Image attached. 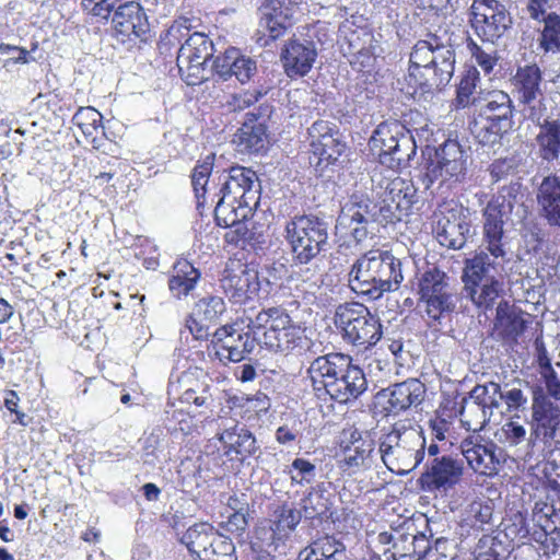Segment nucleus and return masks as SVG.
Returning a JSON list of instances; mask_svg holds the SVG:
<instances>
[{
	"mask_svg": "<svg viewBox=\"0 0 560 560\" xmlns=\"http://www.w3.org/2000/svg\"><path fill=\"white\" fill-rule=\"evenodd\" d=\"M257 206L238 205L236 197L218 199L214 205V220L218 226L229 228L237 221H246Z\"/></svg>",
	"mask_w": 560,
	"mask_h": 560,
	"instance_id": "39",
	"label": "nucleus"
},
{
	"mask_svg": "<svg viewBox=\"0 0 560 560\" xmlns=\"http://www.w3.org/2000/svg\"><path fill=\"white\" fill-rule=\"evenodd\" d=\"M269 91L270 86L259 84L254 89H248L240 93L231 94L226 97L223 107L228 113L243 112L260 102V100H262Z\"/></svg>",
	"mask_w": 560,
	"mask_h": 560,
	"instance_id": "47",
	"label": "nucleus"
},
{
	"mask_svg": "<svg viewBox=\"0 0 560 560\" xmlns=\"http://www.w3.org/2000/svg\"><path fill=\"white\" fill-rule=\"evenodd\" d=\"M201 273L187 259H179L173 265L172 272L168 277L167 285L171 295L177 300H182L191 295L200 281Z\"/></svg>",
	"mask_w": 560,
	"mask_h": 560,
	"instance_id": "32",
	"label": "nucleus"
},
{
	"mask_svg": "<svg viewBox=\"0 0 560 560\" xmlns=\"http://www.w3.org/2000/svg\"><path fill=\"white\" fill-rule=\"evenodd\" d=\"M526 314L508 301H501L495 310L494 330L505 342H516L527 328Z\"/></svg>",
	"mask_w": 560,
	"mask_h": 560,
	"instance_id": "27",
	"label": "nucleus"
},
{
	"mask_svg": "<svg viewBox=\"0 0 560 560\" xmlns=\"http://www.w3.org/2000/svg\"><path fill=\"white\" fill-rule=\"evenodd\" d=\"M221 190L226 194V199L236 197L238 205L257 206L260 197V184L255 171L242 165H233L221 170Z\"/></svg>",
	"mask_w": 560,
	"mask_h": 560,
	"instance_id": "9",
	"label": "nucleus"
},
{
	"mask_svg": "<svg viewBox=\"0 0 560 560\" xmlns=\"http://www.w3.org/2000/svg\"><path fill=\"white\" fill-rule=\"evenodd\" d=\"M501 430L505 442L510 445H518L526 440L527 432L525 427L516 421H508Z\"/></svg>",
	"mask_w": 560,
	"mask_h": 560,
	"instance_id": "62",
	"label": "nucleus"
},
{
	"mask_svg": "<svg viewBox=\"0 0 560 560\" xmlns=\"http://www.w3.org/2000/svg\"><path fill=\"white\" fill-rule=\"evenodd\" d=\"M217 439L222 445L223 455L230 460L244 463L260 453V446L254 433L245 424L234 420L226 421L219 428Z\"/></svg>",
	"mask_w": 560,
	"mask_h": 560,
	"instance_id": "10",
	"label": "nucleus"
},
{
	"mask_svg": "<svg viewBox=\"0 0 560 560\" xmlns=\"http://www.w3.org/2000/svg\"><path fill=\"white\" fill-rule=\"evenodd\" d=\"M515 88L518 94L521 103L527 105L528 114L530 113V106L540 108L544 106L541 98L542 91L541 84V71L536 65L525 66L520 68L514 77Z\"/></svg>",
	"mask_w": 560,
	"mask_h": 560,
	"instance_id": "31",
	"label": "nucleus"
},
{
	"mask_svg": "<svg viewBox=\"0 0 560 560\" xmlns=\"http://www.w3.org/2000/svg\"><path fill=\"white\" fill-rule=\"evenodd\" d=\"M527 117L539 128L534 139L537 156L548 164L558 161L560 158V119L542 118L541 109L536 106H530Z\"/></svg>",
	"mask_w": 560,
	"mask_h": 560,
	"instance_id": "17",
	"label": "nucleus"
},
{
	"mask_svg": "<svg viewBox=\"0 0 560 560\" xmlns=\"http://www.w3.org/2000/svg\"><path fill=\"white\" fill-rule=\"evenodd\" d=\"M471 56L476 59L478 66L486 72L489 73L495 63V58L491 52L483 50L476 43L471 42L468 44Z\"/></svg>",
	"mask_w": 560,
	"mask_h": 560,
	"instance_id": "63",
	"label": "nucleus"
},
{
	"mask_svg": "<svg viewBox=\"0 0 560 560\" xmlns=\"http://www.w3.org/2000/svg\"><path fill=\"white\" fill-rule=\"evenodd\" d=\"M292 470L300 476V480L311 483L316 477V467L310 460L304 458H295L291 464Z\"/></svg>",
	"mask_w": 560,
	"mask_h": 560,
	"instance_id": "64",
	"label": "nucleus"
},
{
	"mask_svg": "<svg viewBox=\"0 0 560 560\" xmlns=\"http://www.w3.org/2000/svg\"><path fill=\"white\" fill-rule=\"evenodd\" d=\"M465 292L466 296L469 298L476 306L488 310L493 306L495 300L500 296L502 284L499 280L493 278L487 282L480 283L479 287L465 290Z\"/></svg>",
	"mask_w": 560,
	"mask_h": 560,
	"instance_id": "50",
	"label": "nucleus"
},
{
	"mask_svg": "<svg viewBox=\"0 0 560 560\" xmlns=\"http://www.w3.org/2000/svg\"><path fill=\"white\" fill-rule=\"evenodd\" d=\"M369 147L380 163L390 170L406 167L417 151L413 137L396 122L380 125L370 137Z\"/></svg>",
	"mask_w": 560,
	"mask_h": 560,
	"instance_id": "5",
	"label": "nucleus"
},
{
	"mask_svg": "<svg viewBox=\"0 0 560 560\" xmlns=\"http://www.w3.org/2000/svg\"><path fill=\"white\" fill-rule=\"evenodd\" d=\"M218 530L208 523L199 522L190 525L179 537L183 544L195 560H202L203 553L214 542Z\"/></svg>",
	"mask_w": 560,
	"mask_h": 560,
	"instance_id": "33",
	"label": "nucleus"
},
{
	"mask_svg": "<svg viewBox=\"0 0 560 560\" xmlns=\"http://www.w3.org/2000/svg\"><path fill=\"white\" fill-rule=\"evenodd\" d=\"M455 54L450 46L436 45L433 47L430 66L439 69L442 73H454Z\"/></svg>",
	"mask_w": 560,
	"mask_h": 560,
	"instance_id": "56",
	"label": "nucleus"
},
{
	"mask_svg": "<svg viewBox=\"0 0 560 560\" xmlns=\"http://www.w3.org/2000/svg\"><path fill=\"white\" fill-rule=\"evenodd\" d=\"M395 259L383 258L380 250H369L361 258L357 259L352 266V272L355 271V281L358 287H352V292L366 294L371 293L374 283L382 280L384 269H394Z\"/></svg>",
	"mask_w": 560,
	"mask_h": 560,
	"instance_id": "24",
	"label": "nucleus"
},
{
	"mask_svg": "<svg viewBox=\"0 0 560 560\" xmlns=\"http://www.w3.org/2000/svg\"><path fill=\"white\" fill-rule=\"evenodd\" d=\"M301 518V510L290 504H283L275 510L272 526L268 530H264V535L269 536L270 539H276L277 537V539L280 540L295 529Z\"/></svg>",
	"mask_w": 560,
	"mask_h": 560,
	"instance_id": "42",
	"label": "nucleus"
},
{
	"mask_svg": "<svg viewBox=\"0 0 560 560\" xmlns=\"http://www.w3.org/2000/svg\"><path fill=\"white\" fill-rule=\"evenodd\" d=\"M433 47L432 43L427 40H420L415 45L410 54L409 75L411 79H417L416 70H421L422 67L430 65Z\"/></svg>",
	"mask_w": 560,
	"mask_h": 560,
	"instance_id": "54",
	"label": "nucleus"
},
{
	"mask_svg": "<svg viewBox=\"0 0 560 560\" xmlns=\"http://www.w3.org/2000/svg\"><path fill=\"white\" fill-rule=\"evenodd\" d=\"M374 388H369V382L363 371L352 365V410H360L371 416L373 407Z\"/></svg>",
	"mask_w": 560,
	"mask_h": 560,
	"instance_id": "44",
	"label": "nucleus"
},
{
	"mask_svg": "<svg viewBox=\"0 0 560 560\" xmlns=\"http://www.w3.org/2000/svg\"><path fill=\"white\" fill-rule=\"evenodd\" d=\"M163 430L159 427L153 428L149 435L143 441V462L149 465H155L158 459V452L162 447Z\"/></svg>",
	"mask_w": 560,
	"mask_h": 560,
	"instance_id": "58",
	"label": "nucleus"
},
{
	"mask_svg": "<svg viewBox=\"0 0 560 560\" xmlns=\"http://www.w3.org/2000/svg\"><path fill=\"white\" fill-rule=\"evenodd\" d=\"M295 560H349V557L347 546L328 536L302 549Z\"/></svg>",
	"mask_w": 560,
	"mask_h": 560,
	"instance_id": "35",
	"label": "nucleus"
},
{
	"mask_svg": "<svg viewBox=\"0 0 560 560\" xmlns=\"http://www.w3.org/2000/svg\"><path fill=\"white\" fill-rule=\"evenodd\" d=\"M470 402L465 398L460 415H465V408L478 411L476 424L483 429L490 421L493 410L500 407L502 401V389L498 383L489 382L483 385H476L469 393Z\"/></svg>",
	"mask_w": 560,
	"mask_h": 560,
	"instance_id": "25",
	"label": "nucleus"
},
{
	"mask_svg": "<svg viewBox=\"0 0 560 560\" xmlns=\"http://www.w3.org/2000/svg\"><path fill=\"white\" fill-rule=\"evenodd\" d=\"M539 22L544 24L538 38L539 47L545 52H560V15L549 12Z\"/></svg>",
	"mask_w": 560,
	"mask_h": 560,
	"instance_id": "48",
	"label": "nucleus"
},
{
	"mask_svg": "<svg viewBox=\"0 0 560 560\" xmlns=\"http://www.w3.org/2000/svg\"><path fill=\"white\" fill-rule=\"evenodd\" d=\"M463 456L476 472L491 475L505 462L504 451L494 442L470 436L460 443Z\"/></svg>",
	"mask_w": 560,
	"mask_h": 560,
	"instance_id": "13",
	"label": "nucleus"
},
{
	"mask_svg": "<svg viewBox=\"0 0 560 560\" xmlns=\"http://www.w3.org/2000/svg\"><path fill=\"white\" fill-rule=\"evenodd\" d=\"M469 162V153L457 140L448 139L429 158L419 178L423 188L431 194L443 187L464 180Z\"/></svg>",
	"mask_w": 560,
	"mask_h": 560,
	"instance_id": "1",
	"label": "nucleus"
},
{
	"mask_svg": "<svg viewBox=\"0 0 560 560\" xmlns=\"http://www.w3.org/2000/svg\"><path fill=\"white\" fill-rule=\"evenodd\" d=\"M285 238L295 264L306 265L325 250L327 223L312 214L295 215L285 225Z\"/></svg>",
	"mask_w": 560,
	"mask_h": 560,
	"instance_id": "4",
	"label": "nucleus"
},
{
	"mask_svg": "<svg viewBox=\"0 0 560 560\" xmlns=\"http://www.w3.org/2000/svg\"><path fill=\"white\" fill-rule=\"evenodd\" d=\"M387 405L384 407L387 415H398L411 406L422 402L425 386L417 378H408L405 382L393 385L388 388Z\"/></svg>",
	"mask_w": 560,
	"mask_h": 560,
	"instance_id": "29",
	"label": "nucleus"
},
{
	"mask_svg": "<svg viewBox=\"0 0 560 560\" xmlns=\"http://www.w3.org/2000/svg\"><path fill=\"white\" fill-rule=\"evenodd\" d=\"M320 495L318 492L311 491L306 498L302 500V509L306 520H313L325 513L327 506L325 502H319Z\"/></svg>",
	"mask_w": 560,
	"mask_h": 560,
	"instance_id": "61",
	"label": "nucleus"
},
{
	"mask_svg": "<svg viewBox=\"0 0 560 560\" xmlns=\"http://www.w3.org/2000/svg\"><path fill=\"white\" fill-rule=\"evenodd\" d=\"M470 224L463 214V210H450L438 221L436 237L441 245L459 249L469 235Z\"/></svg>",
	"mask_w": 560,
	"mask_h": 560,
	"instance_id": "28",
	"label": "nucleus"
},
{
	"mask_svg": "<svg viewBox=\"0 0 560 560\" xmlns=\"http://www.w3.org/2000/svg\"><path fill=\"white\" fill-rule=\"evenodd\" d=\"M385 191L387 201H395L400 210H406L408 213L418 201L417 188L409 179L396 177L387 184Z\"/></svg>",
	"mask_w": 560,
	"mask_h": 560,
	"instance_id": "46",
	"label": "nucleus"
},
{
	"mask_svg": "<svg viewBox=\"0 0 560 560\" xmlns=\"http://www.w3.org/2000/svg\"><path fill=\"white\" fill-rule=\"evenodd\" d=\"M463 474L462 459L443 455L427 464L418 481L422 490L446 492L460 481Z\"/></svg>",
	"mask_w": 560,
	"mask_h": 560,
	"instance_id": "12",
	"label": "nucleus"
},
{
	"mask_svg": "<svg viewBox=\"0 0 560 560\" xmlns=\"http://www.w3.org/2000/svg\"><path fill=\"white\" fill-rule=\"evenodd\" d=\"M225 312V303L222 298L208 295L199 299L192 312L185 320V329L196 340H208L210 337V327L220 323L221 316Z\"/></svg>",
	"mask_w": 560,
	"mask_h": 560,
	"instance_id": "15",
	"label": "nucleus"
},
{
	"mask_svg": "<svg viewBox=\"0 0 560 560\" xmlns=\"http://www.w3.org/2000/svg\"><path fill=\"white\" fill-rule=\"evenodd\" d=\"M458 295L452 291L425 303V312L433 320H440L442 316L452 314L457 308Z\"/></svg>",
	"mask_w": 560,
	"mask_h": 560,
	"instance_id": "52",
	"label": "nucleus"
},
{
	"mask_svg": "<svg viewBox=\"0 0 560 560\" xmlns=\"http://www.w3.org/2000/svg\"><path fill=\"white\" fill-rule=\"evenodd\" d=\"M469 128L478 143L492 149L497 145H501L502 139L511 130L510 128H501L498 124L477 116H474Z\"/></svg>",
	"mask_w": 560,
	"mask_h": 560,
	"instance_id": "43",
	"label": "nucleus"
},
{
	"mask_svg": "<svg viewBox=\"0 0 560 560\" xmlns=\"http://www.w3.org/2000/svg\"><path fill=\"white\" fill-rule=\"evenodd\" d=\"M360 224L369 222H378L381 224L395 223L399 221V217L394 214L383 201L380 205L374 202V198L364 197L362 201L357 202V210L352 213V222Z\"/></svg>",
	"mask_w": 560,
	"mask_h": 560,
	"instance_id": "37",
	"label": "nucleus"
},
{
	"mask_svg": "<svg viewBox=\"0 0 560 560\" xmlns=\"http://www.w3.org/2000/svg\"><path fill=\"white\" fill-rule=\"evenodd\" d=\"M213 153L198 161L191 173V185L197 199V208L212 207L218 199H226V194L219 184L221 171H214Z\"/></svg>",
	"mask_w": 560,
	"mask_h": 560,
	"instance_id": "11",
	"label": "nucleus"
},
{
	"mask_svg": "<svg viewBox=\"0 0 560 560\" xmlns=\"http://www.w3.org/2000/svg\"><path fill=\"white\" fill-rule=\"evenodd\" d=\"M474 116L498 124L501 128L513 127V105L509 94L493 91L488 94Z\"/></svg>",
	"mask_w": 560,
	"mask_h": 560,
	"instance_id": "30",
	"label": "nucleus"
},
{
	"mask_svg": "<svg viewBox=\"0 0 560 560\" xmlns=\"http://www.w3.org/2000/svg\"><path fill=\"white\" fill-rule=\"evenodd\" d=\"M352 213L357 210V202L364 197H373V178L368 172H359L352 183Z\"/></svg>",
	"mask_w": 560,
	"mask_h": 560,
	"instance_id": "57",
	"label": "nucleus"
},
{
	"mask_svg": "<svg viewBox=\"0 0 560 560\" xmlns=\"http://www.w3.org/2000/svg\"><path fill=\"white\" fill-rule=\"evenodd\" d=\"M374 451V443L372 440L362 442V451L352 455V481L358 482L360 491L373 490L371 485L372 479V452Z\"/></svg>",
	"mask_w": 560,
	"mask_h": 560,
	"instance_id": "40",
	"label": "nucleus"
},
{
	"mask_svg": "<svg viewBox=\"0 0 560 560\" xmlns=\"http://www.w3.org/2000/svg\"><path fill=\"white\" fill-rule=\"evenodd\" d=\"M327 125L325 121H316L308 128L310 137L312 138V155L310 163L315 166H320L326 162L325 166L331 165H347L350 162L348 147L343 141L342 136L336 133H328Z\"/></svg>",
	"mask_w": 560,
	"mask_h": 560,
	"instance_id": "8",
	"label": "nucleus"
},
{
	"mask_svg": "<svg viewBox=\"0 0 560 560\" xmlns=\"http://www.w3.org/2000/svg\"><path fill=\"white\" fill-rule=\"evenodd\" d=\"M491 268L492 260L485 252H480L472 258L467 259L462 276L464 291L479 287L480 283L493 279L494 277L489 275Z\"/></svg>",
	"mask_w": 560,
	"mask_h": 560,
	"instance_id": "41",
	"label": "nucleus"
},
{
	"mask_svg": "<svg viewBox=\"0 0 560 560\" xmlns=\"http://www.w3.org/2000/svg\"><path fill=\"white\" fill-rule=\"evenodd\" d=\"M560 407L553 404L542 392L537 389L533 395L532 431L528 442L536 440L548 442L553 440L560 423Z\"/></svg>",
	"mask_w": 560,
	"mask_h": 560,
	"instance_id": "14",
	"label": "nucleus"
},
{
	"mask_svg": "<svg viewBox=\"0 0 560 560\" xmlns=\"http://www.w3.org/2000/svg\"><path fill=\"white\" fill-rule=\"evenodd\" d=\"M317 58L316 44L307 38H292L281 49L284 72L290 78L306 75Z\"/></svg>",
	"mask_w": 560,
	"mask_h": 560,
	"instance_id": "21",
	"label": "nucleus"
},
{
	"mask_svg": "<svg viewBox=\"0 0 560 560\" xmlns=\"http://www.w3.org/2000/svg\"><path fill=\"white\" fill-rule=\"evenodd\" d=\"M521 188L522 185L518 182L502 186L483 209V242L486 248L495 258H504L506 255L503 226L515 206L521 202L523 197Z\"/></svg>",
	"mask_w": 560,
	"mask_h": 560,
	"instance_id": "2",
	"label": "nucleus"
},
{
	"mask_svg": "<svg viewBox=\"0 0 560 560\" xmlns=\"http://www.w3.org/2000/svg\"><path fill=\"white\" fill-rule=\"evenodd\" d=\"M242 334L243 332L236 330V332L233 335V338L225 341V347L223 350H215L214 354L220 361L228 360L230 362H241L244 360V351L242 349Z\"/></svg>",
	"mask_w": 560,
	"mask_h": 560,
	"instance_id": "59",
	"label": "nucleus"
},
{
	"mask_svg": "<svg viewBox=\"0 0 560 560\" xmlns=\"http://www.w3.org/2000/svg\"><path fill=\"white\" fill-rule=\"evenodd\" d=\"M120 0H81L84 10L92 15L108 19Z\"/></svg>",
	"mask_w": 560,
	"mask_h": 560,
	"instance_id": "60",
	"label": "nucleus"
},
{
	"mask_svg": "<svg viewBox=\"0 0 560 560\" xmlns=\"http://www.w3.org/2000/svg\"><path fill=\"white\" fill-rule=\"evenodd\" d=\"M272 335H268V339L262 343L267 349L275 352H284L292 350L302 341L303 331L293 324L290 315L287 313V320L282 325L276 327Z\"/></svg>",
	"mask_w": 560,
	"mask_h": 560,
	"instance_id": "38",
	"label": "nucleus"
},
{
	"mask_svg": "<svg viewBox=\"0 0 560 560\" xmlns=\"http://www.w3.org/2000/svg\"><path fill=\"white\" fill-rule=\"evenodd\" d=\"M273 107L267 103L259 104L256 112H249L240 128L238 145L248 153H260L267 144V120L271 117Z\"/></svg>",
	"mask_w": 560,
	"mask_h": 560,
	"instance_id": "18",
	"label": "nucleus"
},
{
	"mask_svg": "<svg viewBox=\"0 0 560 560\" xmlns=\"http://www.w3.org/2000/svg\"><path fill=\"white\" fill-rule=\"evenodd\" d=\"M303 0H264L259 7L260 28L268 32L271 39H277L292 26L298 5Z\"/></svg>",
	"mask_w": 560,
	"mask_h": 560,
	"instance_id": "19",
	"label": "nucleus"
},
{
	"mask_svg": "<svg viewBox=\"0 0 560 560\" xmlns=\"http://www.w3.org/2000/svg\"><path fill=\"white\" fill-rule=\"evenodd\" d=\"M112 23L117 33L145 40L150 33V24L142 4L128 1L117 7L112 16Z\"/></svg>",
	"mask_w": 560,
	"mask_h": 560,
	"instance_id": "23",
	"label": "nucleus"
},
{
	"mask_svg": "<svg viewBox=\"0 0 560 560\" xmlns=\"http://www.w3.org/2000/svg\"><path fill=\"white\" fill-rule=\"evenodd\" d=\"M382 459L394 472L405 475L413 470L425 456V439L416 428L395 427L380 445Z\"/></svg>",
	"mask_w": 560,
	"mask_h": 560,
	"instance_id": "3",
	"label": "nucleus"
},
{
	"mask_svg": "<svg viewBox=\"0 0 560 560\" xmlns=\"http://www.w3.org/2000/svg\"><path fill=\"white\" fill-rule=\"evenodd\" d=\"M211 70L217 80L228 81L234 77L241 84H245L256 74L257 62L237 48L229 47L214 58Z\"/></svg>",
	"mask_w": 560,
	"mask_h": 560,
	"instance_id": "20",
	"label": "nucleus"
},
{
	"mask_svg": "<svg viewBox=\"0 0 560 560\" xmlns=\"http://www.w3.org/2000/svg\"><path fill=\"white\" fill-rule=\"evenodd\" d=\"M416 524L413 521L407 520L397 528H394V547L392 557H400L402 559H411L415 556L413 535Z\"/></svg>",
	"mask_w": 560,
	"mask_h": 560,
	"instance_id": "49",
	"label": "nucleus"
},
{
	"mask_svg": "<svg viewBox=\"0 0 560 560\" xmlns=\"http://www.w3.org/2000/svg\"><path fill=\"white\" fill-rule=\"evenodd\" d=\"M202 560H236L232 539L218 532L214 542L203 553Z\"/></svg>",
	"mask_w": 560,
	"mask_h": 560,
	"instance_id": "53",
	"label": "nucleus"
},
{
	"mask_svg": "<svg viewBox=\"0 0 560 560\" xmlns=\"http://www.w3.org/2000/svg\"><path fill=\"white\" fill-rule=\"evenodd\" d=\"M452 291L447 276L438 268L427 270L419 280V294L424 303Z\"/></svg>",
	"mask_w": 560,
	"mask_h": 560,
	"instance_id": "45",
	"label": "nucleus"
},
{
	"mask_svg": "<svg viewBox=\"0 0 560 560\" xmlns=\"http://www.w3.org/2000/svg\"><path fill=\"white\" fill-rule=\"evenodd\" d=\"M478 80V71L475 68L468 70L462 78L456 97L459 106L466 107L469 104L477 105V100L475 97L471 98V95L476 89Z\"/></svg>",
	"mask_w": 560,
	"mask_h": 560,
	"instance_id": "55",
	"label": "nucleus"
},
{
	"mask_svg": "<svg viewBox=\"0 0 560 560\" xmlns=\"http://www.w3.org/2000/svg\"><path fill=\"white\" fill-rule=\"evenodd\" d=\"M536 203L539 217L550 228L560 229V177L544 176L536 187Z\"/></svg>",
	"mask_w": 560,
	"mask_h": 560,
	"instance_id": "26",
	"label": "nucleus"
},
{
	"mask_svg": "<svg viewBox=\"0 0 560 560\" xmlns=\"http://www.w3.org/2000/svg\"><path fill=\"white\" fill-rule=\"evenodd\" d=\"M287 310L280 306L261 310L253 319H249L248 329L261 345L272 335L276 327L287 320Z\"/></svg>",
	"mask_w": 560,
	"mask_h": 560,
	"instance_id": "36",
	"label": "nucleus"
},
{
	"mask_svg": "<svg viewBox=\"0 0 560 560\" xmlns=\"http://www.w3.org/2000/svg\"><path fill=\"white\" fill-rule=\"evenodd\" d=\"M352 307V345H375L381 334L377 322L369 317L366 307L360 303H354Z\"/></svg>",
	"mask_w": 560,
	"mask_h": 560,
	"instance_id": "34",
	"label": "nucleus"
},
{
	"mask_svg": "<svg viewBox=\"0 0 560 560\" xmlns=\"http://www.w3.org/2000/svg\"><path fill=\"white\" fill-rule=\"evenodd\" d=\"M329 380L324 381V386L334 401L331 405L334 411L346 415L350 400V382L348 380L350 357L331 353L329 354Z\"/></svg>",
	"mask_w": 560,
	"mask_h": 560,
	"instance_id": "16",
	"label": "nucleus"
},
{
	"mask_svg": "<svg viewBox=\"0 0 560 560\" xmlns=\"http://www.w3.org/2000/svg\"><path fill=\"white\" fill-rule=\"evenodd\" d=\"M220 282L223 292L233 303H243L260 290L258 271L248 266H240L237 270L225 269Z\"/></svg>",
	"mask_w": 560,
	"mask_h": 560,
	"instance_id": "22",
	"label": "nucleus"
},
{
	"mask_svg": "<svg viewBox=\"0 0 560 560\" xmlns=\"http://www.w3.org/2000/svg\"><path fill=\"white\" fill-rule=\"evenodd\" d=\"M469 10L471 26L483 42L494 44L512 27L511 13L499 0H474Z\"/></svg>",
	"mask_w": 560,
	"mask_h": 560,
	"instance_id": "6",
	"label": "nucleus"
},
{
	"mask_svg": "<svg viewBox=\"0 0 560 560\" xmlns=\"http://www.w3.org/2000/svg\"><path fill=\"white\" fill-rule=\"evenodd\" d=\"M417 79L415 81L420 85L423 92H431L433 90H441L446 86L453 74L442 73L439 69L432 66H424L421 70H416Z\"/></svg>",
	"mask_w": 560,
	"mask_h": 560,
	"instance_id": "51",
	"label": "nucleus"
},
{
	"mask_svg": "<svg viewBox=\"0 0 560 560\" xmlns=\"http://www.w3.org/2000/svg\"><path fill=\"white\" fill-rule=\"evenodd\" d=\"M184 30L188 37L178 48L176 63L182 74L187 72V84L195 85L205 80V66L213 57L214 46L206 34H189L187 27Z\"/></svg>",
	"mask_w": 560,
	"mask_h": 560,
	"instance_id": "7",
	"label": "nucleus"
}]
</instances>
